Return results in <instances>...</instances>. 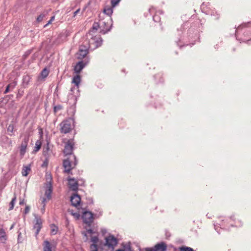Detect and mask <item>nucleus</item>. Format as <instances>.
<instances>
[{"label":"nucleus","mask_w":251,"mask_h":251,"mask_svg":"<svg viewBox=\"0 0 251 251\" xmlns=\"http://www.w3.org/2000/svg\"><path fill=\"white\" fill-rule=\"evenodd\" d=\"M100 251H113L111 247H108L105 244L102 245Z\"/></svg>","instance_id":"obj_23"},{"label":"nucleus","mask_w":251,"mask_h":251,"mask_svg":"<svg viewBox=\"0 0 251 251\" xmlns=\"http://www.w3.org/2000/svg\"><path fill=\"white\" fill-rule=\"evenodd\" d=\"M88 53V50L87 49H83L81 47L80 48L79 52L78 53L77 57L79 59H82L84 58Z\"/></svg>","instance_id":"obj_17"},{"label":"nucleus","mask_w":251,"mask_h":251,"mask_svg":"<svg viewBox=\"0 0 251 251\" xmlns=\"http://www.w3.org/2000/svg\"><path fill=\"white\" fill-rule=\"evenodd\" d=\"M98 247L97 245L95 244H92L90 246V251H98Z\"/></svg>","instance_id":"obj_31"},{"label":"nucleus","mask_w":251,"mask_h":251,"mask_svg":"<svg viewBox=\"0 0 251 251\" xmlns=\"http://www.w3.org/2000/svg\"><path fill=\"white\" fill-rule=\"evenodd\" d=\"M120 1V0H111V6L112 7H115Z\"/></svg>","instance_id":"obj_33"},{"label":"nucleus","mask_w":251,"mask_h":251,"mask_svg":"<svg viewBox=\"0 0 251 251\" xmlns=\"http://www.w3.org/2000/svg\"><path fill=\"white\" fill-rule=\"evenodd\" d=\"M80 197L78 194H75L71 197V201L73 206H78L80 202Z\"/></svg>","instance_id":"obj_14"},{"label":"nucleus","mask_w":251,"mask_h":251,"mask_svg":"<svg viewBox=\"0 0 251 251\" xmlns=\"http://www.w3.org/2000/svg\"><path fill=\"white\" fill-rule=\"evenodd\" d=\"M116 251H125V250H117Z\"/></svg>","instance_id":"obj_42"},{"label":"nucleus","mask_w":251,"mask_h":251,"mask_svg":"<svg viewBox=\"0 0 251 251\" xmlns=\"http://www.w3.org/2000/svg\"><path fill=\"white\" fill-rule=\"evenodd\" d=\"M7 239L6 233L2 228L0 229V240L2 242H5Z\"/></svg>","instance_id":"obj_22"},{"label":"nucleus","mask_w":251,"mask_h":251,"mask_svg":"<svg viewBox=\"0 0 251 251\" xmlns=\"http://www.w3.org/2000/svg\"><path fill=\"white\" fill-rule=\"evenodd\" d=\"M86 64L83 61H79L75 66L74 71L75 73L79 74L81 70L84 68Z\"/></svg>","instance_id":"obj_15"},{"label":"nucleus","mask_w":251,"mask_h":251,"mask_svg":"<svg viewBox=\"0 0 251 251\" xmlns=\"http://www.w3.org/2000/svg\"><path fill=\"white\" fill-rule=\"evenodd\" d=\"M217 15H218V16L216 18H215V19H216V20L219 19V18H220V17H219V14H217Z\"/></svg>","instance_id":"obj_41"},{"label":"nucleus","mask_w":251,"mask_h":251,"mask_svg":"<svg viewBox=\"0 0 251 251\" xmlns=\"http://www.w3.org/2000/svg\"><path fill=\"white\" fill-rule=\"evenodd\" d=\"M50 150L49 145H48L46 148L43 149V154L45 156H47L48 154V151Z\"/></svg>","instance_id":"obj_32"},{"label":"nucleus","mask_w":251,"mask_h":251,"mask_svg":"<svg viewBox=\"0 0 251 251\" xmlns=\"http://www.w3.org/2000/svg\"><path fill=\"white\" fill-rule=\"evenodd\" d=\"M104 24L105 22H104L103 20H100L99 23H95L93 24L92 28L89 32L88 35L92 36L94 35L96 31L99 30V29H100V31Z\"/></svg>","instance_id":"obj_6"},{"label":"nucleus","mask_w":251,"mask_h":251,"mask_svg":"<svg viewBox=\"0 0 251 251\" xmlns=\"http://www.w3.org/2000/svg\"><path fill=\"white\" fill-rule=\"evenodd\" d=\"M57 227L54 225L51 226V233L52 234H55L57 231Z\"/></svg>","instance_id":"obj_27"},{"label":"nucleus","mask_w":251,"mask_h":251,"mask_svg":"<svg viewBox=\"0 0 251 251\" xmlns=\"http://www.w3.org/2000/svg\"><path fill=\"white\" fill-rule=\"evenodd\" d=\"M60 126L61 133L64 134L69 133L74 128V120L71 118L66 119L60 124Z\"/></svg>","instance_id":"obj_1"},{"label":"nucleus","mask_w":251,"mask_h":251,"mask_svg":"<svg viewBox=\"0 0 251 251\" xmlns=\"http://www.w3.org/2000/svg\"><path fill=\"white\" fill-rule=\"evenodd\" d=\"M43 251H55L50 242L45 241L43 244Z\"/></svg>","instance_id":"obj_16"},{"label":"nucleus","mask_w":251,"mask_h":251,"mask_svg":"<svg viewBox=\"0 0 251 251\" xmlns=\"http://www.w3.org/2000/svg\"><path fill=\"white\" fill-rule=\"evenodd\" d=\"M74 146L75 142L73 139H70L66 143L63 150V153L66 157L75 155L73 154Z\"/></svg>","instance_id":"obj_5"},{"label":"nucleus","mask_w":251,"mask_h":251,"mask_svg":"<svg viewBox=\"0 0 251 251\" xmlns=\"http://www.w3.org/2000/svg\"><path fill=\"white\" fill-rule=\"evenodd\" d=\"M104 22H105V24L103 25V27L101 28L100 30V32L102 33L103 34H105L107 32H108L111 27V21H110V18H108L106 20H102Z\"/></svg>","instance_id":"obj_12"},{"label":"nucleus","mask_w":251,"mask_h":251,"mask_svg":"<svg viewBox=\"0 0 251 251\" xmlns=\"http://www.w3.org/2000/svg\"><path fill=\"white\" fill-rule=\"evenodd\" d=\"M31 171L30 165L24 166L23 167L22 174L24 176H26Z\"/></svg>","instance_id":"obj_19"},{"label":"nucleus","mask_w":251,"mask_h":251,"mask_svg":"<svg viewBox=\"0 0 251 251\" xmlns=\"http://www.w3.org/2000/svg\"><path fill=\"white\" fill-rule=\"evenodd\" d=\"M45 17L44 14H41L37 18V21L38 22H41L43 20L44 18Z\"/></svg>","instance_id":"obj_34"},{"label":"nucleus","mask_w":251,"mask_h":251,"mask_svg":"<svg viewBox=\"0 0 251 251\" xmlns=\"http://www.w3.org/2000/svg\"><path fill=\"white\" fill-rule=\"evenodd\" d=\"M166 247V245L162 243L155 245L154 248L147 249L146 251H165Z\"/></svg>","instance_id":"obj_13"},{"label":"nucleus","mask_w":251,"mask_h":251,"mask_svg":"<svg viewBox=\"0 0 251 251\" xmlns=\"http://www.w3.org/2000/svg\"><path fill=\"white\" fill-rule=\"evenodd\" d=\"M30 210V207L28 206H26L25 207V213L27 214L29 212Z\"/></svg>","instance_id":"obj_36"},{"label":"nucleus","mask_w":251,"mask_h":251,"mask_svg":"<svg viewBox=\"0 0 251 251\" xmlns=\"http://www.w3.org/2000/svg\"><path fill=\"white\" fill-rule=\"evenodd\" d=\"M91 240L93 244H97L99 241V239L97 236H94L91 237Z\"/></svg>","instance_id":"obj_30"},{"label":"nucleus","mask_w":251,"mask_h":251,"mask_svg":"<svg viewBox=\"0 0 251 251\" xmlns=\"http://www.w3.org/2000/svg\"><path fill=\"white\" fill-rule=\"evenodd\" d=\"M16 200V197L15 195L14 197L12 199L11 202L9 203L10 207L9 208V210H11L13 209Z\"/></svg>","instance_id":"obj_24"},{"label":"nucleus","mask_w":251,"mask_h":251,"mask_svg":"<svg viewBox=\"0 0 251 251\" xmlns=\"http://www.w3.org/2000/svg\"><path fill=\"white\" fill-rule=\"evenodd\" d=\"M16 84L15 82H13L11 84L8 85L6 88V89L4 91V94L7 93L9 91V89L11 88L12 89L14 88L16 86Z\"/></svg>","instance_id":"obj_25"},{"label":"nucleus","mask_w":251,"mask_h":251,"mask_svg":"<svg viewBox=\"0 0 251 251\" xmlns=\"http://www.w3.org/2000/svg\"><path fill=\"white\" fill-rule=\"evenodd\" d=\"M77 161L75 155H71L70 157H66L63 162V166L65 172L69 173L76 166Z\"/></svg>","instance_id":"obj_2"},{"label":"nucleus","mask_w":251,"mask_h":251,"mask_svg":"<svg viewBox=\"0 0 251 251\" xmlns=\"http://www.w3.org/2000/svg\"><path fill=\"white\" fill-rule=\"evenodd\" d=\"M40 138H41L40 139L37 140L36 141L35 145V147H34V150L33 151V152L34 153H36L37 152H38L40 150V149L41 148V146L42 144V141L41 140L42 138V135L40 136Z\"/></svg>","instance_id":"obj_18"},{"label":"nucleus","mask_w":251,"mask_h":251,"mask_svg":"<svg viewBox=\"0 0 251 251\" xmlns=\"http://www.w3.org/2000/svg\"><path fill=\"white\" fill-rule=\"evenodd\" d=\"M73 215H76L77 216L78 215L77 214V213L73 214Z\"/></svg>","instance_id":"obj_43"},{"label":"nucleus","mask_w":251,"mask_h":251,"mask_svg":"<svg viewBox=\"0 0 251 251\" xmlns=\"http://www.w3.org/2000/svg\"><path fill=\"white\" fill-rule=\"evenodd\" d=\"M19 204H20V205H23V204H24V200H23L21 201H20V202H19Z\"/></svg>","instance_id":"obj_39"},{"label":"nucleus","mask_w":251,"mask_h":251,"mask_svg":"<svg viewBox=\"0 0 251 251\" xmlns=\"http://www.w3.org/2000/svg\"><path fill=\"white\" fill-rule=\"evenodd\" d=\"M12 144V141L10 139H9V145H11Z\"/></svg>","instance_id":"obj_40"},{"label":"nucleus","mask_w":251,"mask_h":251,"mask_svg":"<svg viewBox=\"0 0 251 251\" xmlns=\"http://www.w3.org/2000/svg\"><path fill=\"white\" fill-rule=\"evenodd\" d=\"M80 81V76L79 75H77L73 77L72 82L78 87Z\"/></svg>","instance_id":"obj_21"},{"label":"nucleus","mask_w":251,"mask_h":251,"mask_svg":"<svg viewBox=\"0 0 251 251\" xmlns=\"http://www.w3.org/2000/svg\"><path fill=\"white\" fill-rule=\"evenodd\" d=\"M63 108V107L62 105H56L54 107V109H53V110H54V113H56L58 111L61 110Z\"/></svg>","instance_id":"obj_29"},{"label":"nucleus","mask_w":251,"mask_h":251,"mask_svg":"<svg viewBox=\"0 0 251 251\" xmlns=\"http://www.w3.org/2000/svg\"><path fill=\"white\" fill-rule=\"evenodd\" d=\"M14 126L12 124H10L7 127V131L12 133L14 131Z\"/></svg>","instance_id":"obj_28"},{"label":"nucleus","mask_w":251,"mask_h":251,"mask_svg":"<svg viewBox=\"0 0 251 251\" xmlns=\"http://www.w3.org/2000/svg\"><path fill=\"white\" fill-rule=\"evenodd\" d=\"M43 221L40 218H36L35 223L34 225L33 229L35 230V235L37 236L39 234L40 229L42 227Z\"/></svg>","instance_id":"obj_11"},{"label":"nucleus","mask_w":251,"mask_h":251,"mask_svg":"<svg viewBox=\"0 0 251 251\" xmlns=\"http://www.w3.org/2000/svg\"><path fill=\"white\" fill-rule=\"evenodd\" d=\"M49 73V71L45 68L41 72V75L43 78H46L48 75Z\"/></svg>","instance_id":"obj_26"},{"label":"nucleus","mask_w":251,"mask_h":251,"mask_svg":"<svg viewBox=\"0 0 251 251\" xmlns=\"http://www.w3.org/2000/svg\"><path fill=\"white\" fill-rule=\"evenodd\" d=\"M80 11V9H77V10H76L74 13V16H75L78 13H79Z\"/></svg>","instance_id":"obj_37"},{"label":"nucleus","mask_w":251,"mask_h":251,"mask_svg":"<svg viewBox=\"0 0 251 251\" xmlns=\"http://www.w3.org/2000/svg\"><path fill=\"white\" fill-rule=\"evenodd\" d=\"M87 232L91 234L93 233V230L92 229H89L87 230Z\"/></svg>","instance_id":"obj_38"},{"label":"nucleus","mask_w":251,"mask_h":251,"mask_svg":"<svg viewBox=\"0 0 251 251\" xmlns=\"http://www.w3.org/2000/svg\"><path fill=\"white\" fill-rule=\"evenodd\" d=\"M47 179H50V181L49 182V183L47 184V189L46 190L45 194V197H43L41 199V204L43 205V208L45 207L47 201L50 200L51 198V195L52 191V185L50 182L51 180V176L50 175H47Z\"/></svg>","instance_id":"obj_4"},{"label":"nucleus","mask_w":251,"mask_h":251,"mask_svg":"<svg viewBox=\"0 0 251 251\" xmlns=\"http://www.w3.org/2000/svg\"><path fill=\"white\" fill-rule=\"evenodd\" d=\"M82 219L85 223L90 224L93 222L94 216L92 212L85 211L83 213Z\"/></svg>","instance_id":"obj_7"},{"label":"nucleus","mask_w":251,"mask_h":251,"mask_svg":"<svg viewBox=\"0 0 251 251\" xmlns=\"http://www.w3.org/2000/svg\"><path fill=\"white\" fill-rule=\"evenodd\" d=\"M113 7L106 6L103 9V13L110 18V16L113 13Z\"/></svg>","instance_id":"obj_20"},{"label":"nucleus","mask_w":251,"mask_h":251,"mask_svg":"<svg viewBox=\"0 0 251 251\" xmlns=\"http://www.w3.org/2000/svg\"><path fill=\"white\" fill-rule=\"evenodd\" d=\"M102 39L100 35H96L92 36L89 41L90 44L94 45V47L97 48L100 46L102 43Z\"/></svg>","instance_id":"obj_8"},{"label":"nucleus","mask_w":251,"mask_h":251,"mask_svg":"<svg viewBox=\"0 0 251 251\" xmlns=\"http://www.w3.org/2000/svg\"><path fill=\"white\" fill-rule=\"evenodd\" d=\"M68 185L69 188L74 191H76L78 190V181L74 178L68 177Z\"/></svg>","instance_id":"obj_10"},{"label":"nucleus","mask_w":251,"mask_h":251,"mask_svg":"<svg viewBox=\"0 0 251 251\" xmlns=\"http://www.w3.org/2000/svg\"><path fill=\"white\" fill-rule=\"evenodd\" d=\"M105 244L109 247H111L112 249L114 250V247L117 244V241L116 238L113 236H109L105 238Z\"/></svg>","instance_id":"obj_9"},{"label":"nucleus","mask_w":251,"mask_h":251,"mask_svg":"<svg viewBox=\"0 0 251 251\" xmlns=\"http://www.w3.org/2000/svg\"><path fill=\"white\" fill-rule=\"evenodd\" d=\"M54 19H55L54 16L51 17L50 19L48 21V23L44 26L46 27L49 24H50L52 22V21H53L54 20Z\"/></svg>","instance_id":"obj_35"},{"label":"nucleus","mask_w":251,"mask_h":251,"mask_svg":"<svg viewBox=\"0 0 251 251\" xmlns=\"http://www.w3.org/2000/svg\"><path fill=\"white\" fill-rule=\"evenodd\" d=\"M21 136H23V138L19 148L20 155L22 158L27 151V146L29 140V134L25 133L23 135H21Z\"/></svg>","instance_id":"obj_3"}]
</instances>
